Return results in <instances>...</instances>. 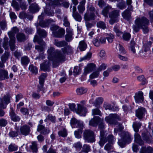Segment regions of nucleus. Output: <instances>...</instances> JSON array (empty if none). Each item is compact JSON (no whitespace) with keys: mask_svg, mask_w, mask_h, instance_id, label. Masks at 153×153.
Here are the masks:
<instances>
[{"mask_svg":"<svg viewBox=\"0 0 153 153\" xmlns=\"http://www.w3.org/2000/svg\"><path fill=\"white\" fill-rule=\"evenodd\" d=\"M47 53L48 59L52 62L54 67H56L55 64L58 65L59 62L65 61L64 56L61 54V51L55 50L53 47H50L48 48Z\"/></svg>","mask_w":153,"mask_h":153,"instance_id":"nucleus-1","label":"nucleus"},{"mask_svg":"<svg viewBox=\"0 0 153 153\" xmlns=\"http://www.w3.org/2000/svg\"><path fill=\"white\" fill-rule=\"evenodd\" d=\"M149 24V21L146 17H137L135 21L134 24L133 25V30L137 33L141 28L144 33H147L149 30L147 27Z\"/></svg>","mask_w":153,"mask_h":153,"instance_id":"nucleus-2","label":"nucleus"},{"mask_svg":"<svg viewBox=\"0 0 153 153\" xmlns=\"http://www.w3.org/2000/svg\"><path fill=\"white\" fill-rule=\"evenodd\" d=\"M120 117L119 115L117 114H111L108 116L106 117L105 118L106 121L109 123L111 124H114L116 125V127L114 129V133L116 134L119 131H121L123 128L122 125L118 123L117 122L116 120H119Z\"/></svg>","mask_w":153,"mask_h":153,"instance_id":"nucleus-3","label":"nucleus"},{"mask_svg":"<svg viewBox=\"0 0 153 153\" xmlns=\"http://www.w3.org/2000/svg\"><path fill=\"white\" fill-rule=\"evenodd\" d=\"M45 15L48 16H53L54 15V13L53 11L49 12L45 10L44 13H42L41 15L38 16V19L39 20V25L43 27H48L51 23L54 22L53 20L51 19L42 21V20Z\"/></svg>","mask_w":153,"mask_h":153,"instance_id":"nucleus-4","label":"nucleus"},{"mask_svg":"<svg viewBox=\"0 0 153 153\" xmlns=\"http://www.w3.org/2000/svg\"><path fill=\"white\" fill-rule=\"evenodd\" d=\"M19 32L18 28L16 27L12 28L11 30L8 32V34L10 38L9 45L10 49L12 51H14L15 49V34Z\"/></svg>","mask_w":153,"mask_h":153,"instance_id":"nucleus-5","label":"nucleus"},{"mask_svg":"<svg viewBox=\"0 0 153 153\" xmlns=\"http://www.w3.org/2000/svg\"><path fill=\"white\" fill-rule=\"evenodd\" d=\"M100 140L99 142L100 146L102 147L104 144L107 141L110 144H113L115 141V139L114 138V136L112 134H110L108 135L107 138H106V136L105 134L103 131H100Z\"/></svg>","mask_w":153,"mask_h":153,"instance_id":"nucleus-6","label":"nucleus"},{"mask_svg":"<svg viewBox=\"0 0 153 153\" xmlns=\"http://www.w3.org/2000/svg\"><path fill=\"white\" fill-rule=\"evenodd\" d=\"M141 126V123H140L136 122H134L133 124V128L136 132L134 135V140L140 145H142L144 143L143 141L141 139L140 135L137 133Z\"/></svg>","mask_w":153,"mask_h":153,"instance_id":"nucleus-7","label":"nucleus"},{"mask_svg":"<svg viewBox=\"0 0 153 153\" xmlns=\"http://www.w3.org/2000/svg\"><path fill=\"white\" fill-rule=\"evenodd\" d=\"M83 137L85 140L88 143H93L95 141L94 132L90 130H86L83 133Z\"/></svg>","mask_w":153,"mask_h":153,"instance_id":"nucleus-8","label":"nucleus"},{"mask_svg":"<svg viewBox=\"0 0 153 153\" xmlns=\"http://www.w3.org/2000/svg\"><path fill=\"white\" fill-rule=\"evenodd\" d=\"M33 41L37 42L38 43L41 45H36L35 48L39 52H41L43 51V47L42 45H45V43L43 41L42 39L40 38L38 36L36 35L33 39Z\"/></svg>","mask_w":153,"mask_h":153,"instance_id":"nucleus-9","label":"nucleus"},{"mask_svg":"<svg viewBox=\"0 0 153 153\" xmlns=\"http://www.w3.org/2000/svg\"><path fill=\"white\" fill-rule=\"evenodd\" d=\"M119 12L120 11L117 10L112 12L110 13L109 16L111 18V19L109 22L111 24L113 25L115 22L119 21L118 17L119 16Z\"/></svg>","mask_w":153,"mask_h":153,"instance_id":"nucleus-10","label":"nucleus"},{"mask_svg":"<svg viewBox=\"0 0 153 153\" xmlns=\"http://www.w3.org/2000/svg\"><path fill=\"white\" fill-rule=\"evenodd\" d=\"M10 97L9 94H7L3 98L0 99V108L1 109L6 108L7 105L10 102Z\"/></svg>","mask_w":153,"mask_h":153,"instance_id":"nucleus-11","label":"nucleus"},{"mask_svg":"<svg viewBox=\"0 0 153 153\" xmlns=\"http://www.w3.org/2000/svg\"><path fill=\"white\" fill-rule=\"evenodd\" d=\"M96 68V65L93 63L88 64L84 68V74L86 75L88 74L91 72Z\"/></svg>","mask_w":153,"mask_h":153,"instance_id":"nucleus-12","label":"nucleus"},{"mask_svg":"<svg viewBox=\"0 0 153 153\" xmlns=\"http://www.w3.org/2000/svg\"><path fill=\"white\" fill-rule=\"evenodd\" d=\"M77 109L76 113L80 116H85L87 112L86 108L80 104H77Z\"/></svg>","mask_w":153,"mask_h":153,"instance_id":"nucleus-13","label":"nucleus"},{"mask_svg":"<svg viewBox=\"0 0 153 153\" xmlns=\"http://www.w3.org/2000/svg\"><path fill=\"white\" fill-rule=\"evenodd\" d=\"M134 98L137 103L141 102L144 100L143 93L141 91H138L135 94Z\"/></svg>","mask_w":153,"mask_h":153,"instance_id":"nucleus-14","label":"nucleus"},{"mask_svg":"<svg viewBox=\"0 0 153 153\" xmlns=\"http://www.w3.org/2000/svg\"><path fill=\"white\" fill-rule=\"evenodd\" d=\"M70 123L72 126H75L77 127L81 128H82L83 127V122L82 121H78L75 118L71 119Z\"/></svg>","mask_w":153,"mask_h":153,"instance_id":"nucleus-15","label":"nucleus"},{"mask_svg":"<svg viewBox=\"0 0 153 153\" xmlns=\"http://www.w3.org/2000/svg\"><path fill=\"white\" fill-rule=\"evenodd\" d=\"M30 126L25 125L20 128L21 133L22 135L26 136L29 134L30 132Z\"/></svg>","mask_w":153,"mask_h":153,"instance_id":"nucleus-16","label":"nucleus"},{"mask_svg":"<svg viewBox=\"0 0 153 153\" xmlns=\"http://www.w3.org/2000/svg\"><path fill=\"white\" fill-rule=\"evenodd\" d=\"M146 112L145 108H138L136 111V116L140 120L143 117L145 113Z\"/></svg>","mask_w":153,"mask_h":153,"instance_id":"nucleus-17","label":"nucleus"},{"mask_svg":"<svg viewBox=\"0 0 153 153\" xmlns=\"http://www.w3.org/2000/svg\"><path fill=\"white\" fill-rule=\"evenodd\" d=\"M62 51H61V54L63 55L65 59V54H68L72 53L73 51L71 47L69 45L61 49Z\"/></svg>","mask_w":153,"mask_h":153,"instance_id":"nucleus-18","label":"nucleus"},{"mask_svg":"<svg viewBox=\"0 0 153 153\" xmlns=\"http://www.w3.org/2000/svg\"><path fill=\"white\" fill-rule=\"evenodd\" d=\"M95 16L94 14L89 13V11L86 12L84 14V19L86 21H88L94 20Z\"/></svg>","mask_w":153,"mask_h":153,"instance_id":"nucleus-19","label":"nucleus"},{"mask_svg":"<svg viewBox=\"0 0 153 153\" xmlns=\"http://www.w3.org/2000/svg\"><path fill=\"white\" fill-rule=\"evenodd\" d=\"M10 114L11 119L14 122L19 121L20 120L19 117L16 115L13 109H12L10 112Z\"/></svg>","mask_w":153,"mask_h":153,"instance_id":"nucleus-20","label":"nucleus"},{"mask_svg":"<svg viewBox=\"0 0 153 153\" xmlns=\"http://www.w3.org/2000/svg\"><path fill=\"white\" fill-rule=\"evenodd\" d=\"M65 33V30L62 28L58 29L56 32H54L53 35V36L55 37L61 38L63 36Z\"/></svg>","mask_w":153,"mask_h":153,"instance_id":"nucleus-21","label":"nucleus"},{"mask_svg":"<svg viewBox=\"0 0 153 153\" xmlns=\"http://www.w3.org/2000/svg\"><path fill=\"white\" fill-rule=\"evenodd\" d=\"M50 65V61H46L40 65L41 69L44 71H47L49 69Z\"/></svg>","mask_w":153,"mask_h":153,"instance_id":"nucleus-22","label":"nucleus"},{"mask_svg":"<svg viewBox=\"0 0 153 153\" xmlns=\"http://www.w3.org/2000/svg\"><path fill=\"white\" fill-rule=\"evenodd\" d=\"M30 147L33 152L37 153L38 149L37 142L36 141L32 142L31 145L30 146Z\"/></svg>","mask_w":153,"mask_h":153,"instance_id":"nucleus-23","label":"nucleus"},{"mask_svg":"<svg viewBox=\"0 0 153 153\" xmlns=\"http://www.w3.org/2000/svg\"><path fill=\"white\" fill-rule=\"evenodd\" d=\"M54 44L56 46L62 47L67 45L68 43L65 41H59L56 39L54 40Z\"/></svg>","mask_w":153,"mask_h":153,"instance_id":"nucleus-24","label":"nucleus"},{"mask_svg":"<svg viewBox=\"0 0 153 153\" xmlns=\"http://www.w3.org/2000/svg\"><path fill=\"white\" fill-rule=\"evenodd\" d=\"M100 119L99 117H95L89 121V125L92 126H97L100 120Z\"/></svg>","mask_w":153,"mask_h":153,"instance_id":"nucleus-25","label":"nucleus"},{"mask_svg":"<svg viewBox=\"0 0 153 153\" xmlns=\"http://www.w3.org/2000/svg\"><path fill=\"white\" fill-rule=\"evenodd\" d=\"M140 153H153V148L150 146L143 147Z\"/></svg>","mask_w":153,"mask_h":153,"instance_id":"nucleus-26","label":"nucleus"},{"mask_svg":"<svg viewBox=\"0 0 153 153\" xmlns=\"http://www.w3.org/2000/svg\"><path fill=\"white\" fill-rule=\"evenodd\" d=\"M17 40L20 42H23L25 40L26 37L24 33H18L16 35Z\"/></svg>","mask_w":153,"mask_h":153,"instance_id":"nucleus-27","label":"nucleus"},{"mask_svg":"<svg viewBox=\"0 0 153 153\" xmlns=\"http://www.w3.org/2000/svg\"><path fill=\"white\" fill-rule=\"evenodd\" d=\"M39 7L36 3L32 4L30 6V10L32 13H35L39 10Z\"/></svg>","mask_w":153,"mask_h":153,"instance_id":"nucleus-28","label":"nucleus"},{"mask_svg":"<svg viewBox=\"0 0 153 153\" xmlns=\"http://www.w3.org/2000/svg\"><path fill=\"white\" fill-rule=\"evenodd\" d=\"M37 33L41 37L45 38L47 35V33L46 31L40 28L38 29L37 31Z\"/></svg>","mask_w":153,"mask_h":153,"instance_id":"nucleus-29","label":"nucleus"},{"mask_svg":"<svg viewBox=\"0 0 153 153\" xmlns=\"http://www.w3.org/2000/svg\"><path fill=\"white\" fill-rule=\"evenodd\" d=\"M8 78L7 72L2 69L0 70V80H3Z\"/></svg>","mask_w":153,"mask_h":153,"instance_id":"nucleus-30","label":"nucleus"},{"mask_svg":"<svg viewBox=\"0 0 153 153\" xmlns=\"http://www.w3.org/2000/svg\"><path fill=\"white\" fill-rule=\"evenodd\" d=\"M8 38L6 36L4 37L3 39V41L2 43V46L3 47L5 50H7L8 49L9 45V43L8 44Z\"/></svg>","mask_w":153,"mask_h":153,"instance_id":"nucleus-31","label":"nucleus"},{"mask_svg":"<svg viewBox=\"0 0 153 153\" xmlns=\"http://www.w3.org/2000/svg\"><path fill=\"white\" fill-rule=\"evenodd\" d=\"M103 101V99L102 97L97 98L94 102V105L97 107H99L100 105L101 104Z\"/></svg>","mask_w":153,"mask_h":153,"instance_id":"nucleus-32","label":"nucleus"},{"mask_svg":"<svg viewBox=\"0 0 153 153\" xmlns=\"http://www.w3.org/2000/svg\"><path fill=\"white\" fill-rule=\"evenodd\" d=\"M87 47V44L84 41H82L79 42L78 48L80 51H85Z\"/></svg>","mask_w":153,"mask_h":153,"instance_id":"nucleus-33","label":"nucleus"},{"mask_svg":"<svg viewBox=\"0 0 153 153\" xmlns=\"http://www.w3.org/2000/svg\"><path fill=\"white\" fill-rule=\"evenodd\" d=\"M122 16L124 19L128 20L130 18L131 13L128 10H126L122 13Z\"/></svg>","mask_w":153,"mask_h":153,"instance_id":"nucleus-34","label":"nucleus"},{"mask_svg":"<svg viewBox=\"0 0 153 153\" xmlns=\"http://www.w3.org/2000/svg\"><path fill=\"white\" fill-rule=\"evenodd\" d=\"M152 44V42L151 41L147 42L144 44L143 49V50L147 51H150V48Z\"/></svg>","mask_w":153,"mask_h":153,"instance_id":"nucleus-35","label":"nucleus"},{"mask_svg":"<svg viewBox=\"0 0 153 153\" xmlns=\"http://www.w3.org/2000/svg\"><path fill=\"white\" fill-rule=\"evenodd\" d=\"M30 62V59L26 56H24L21 59V62L23 65H27Z\"/></svg>","mask_w":153,"mask_h":153,"instance_id":"nucleus-36","label":"nucleus"},{"mask_svg":"<svg viewBox=\"0 0 153 153\" xmlns=\"http://www.w3.org/2000/svg\"><path fill=\"white\" fill-rule=\"evenodd\" d=\"M76 91L77 94L81 95L86 93L87 91V89L83 87H81L77 88Z\"/></svg>","mask_w":153,"mask_h":153,"instance_id":"nucleus-37","label":"nucleus"},{"mask_svg":"<svg viewBox=\"0 0 153 153\" xmlns=\"http://www.w3.org/2000/svg\"><path fill=\"white\" fill-rule=\"evenodd\" d=\"M10 56V53L5 51L4 53L1 57V60L2 62H5L7 60Z\"/></svg>","mask_w":153,"mask_h":153,"instance_id":"nucleus-38","label":"nucleus"},{"mask_svg":"<svg viewBox=\"0 0 153 153\" xmlns=\"http://www.w3.org/2000/svg\"><path fill=\"white\" fill-rule=\"evenodd\" d=\"M150 53V51H147L143 50L141 52H140V55L143 58L148 57Z\"/></svg>","mask_w":153,"mask_h":153,"instance_id":"nucleus-39","label":"nucleus"},{"mask_svg":"<svg viewBox=\"0 0 153 153\" xmlns=\"http://www.w3.org/2000/svg\"><path fill=\"white\" fill-rule=\"evenodd\" d=\"M114 37V35L111 33L107 34L106 35V39L109 43H111L113 42Z\"/></svg>","mask_w":153,"mask_h":153,"instance_id":"nucleus-40","label":"nucleus"},{"mask_svg":"<svg viewBox=\"0 0 153 153\" xmlns=\"http://www.w3.org/2000/svg\"><path fill=\"white\" fill-rule=\"evenodd\" d=\"M18 149V146L15 144H11L8 147V149L10 152H12L15 151Z\"/></svg>","mask_w":153,"mask_h":153,"instance_id":"nucleus-41","label":"nucleus"},{"mask_svg":"<svg viewBox=\"0 0 153 153\" xmlns=\"http://www.w3.org/2000/svg\"><path fill=\"white\" fill-rule=\"evenodd\" d=\"M135 43L134 41H131L130 42L129 49L133 53H136V50L135 49Z\"/></svg>","mask_w":153,"mask_h":153,"instance_id":"nucleus-42","label":"nucleus"},{"mask_svg":"<svg viewBox=\"0 0 153 153\" xmlns=\"http://www.w3.org/2000/svg\"><path fill=\"white\" fill-rule=\"evenodd\" d=\"M82 128H80L77 131H76L74 132V135L76 138L79 139L81 138V135L82 131Z\"/></svg>","mask_w":153,"mask_h":153,"instance_id":"nucleus-43","label":"nucleus"},{"mask_svg":"<svg viewBox=\"0 0 153 153\" xmlns=\"http://www.w3.org/2000/svg\"><path fill=\"white\" fill-rule=\"evenodd\" d=\"M11 5L16 11H18L19 10L20 6L18 3L15 0H13Z\"/></svg>","mask_w":153,"mask_h":153,"instance_id":"nucleus-44","label":"nucleus"},{"mask_svg":"<svg viewBox=\"0 0 153 153\" xmlns=\"http://www.w3.org/2000/svg\"><path fill=\"white\" fill-rule=\"evenodd\" d=\"M58 134L60 136L63 137H65L67 136V133L66 130L63 128L58 132Z\"/></svg>","mask_w":153,"mask_h":153,"instance_id":"nucleus-45","label":"nucleus"},{"mask_svg":"<svg viewBox=\"0 0 153 153\" xmlns=\"http://www.w3.org/2000/svg\"><path fill=\"white\" fill-rule=\"evenodd\" d=\"M62 2V0H54L53 2L51 3V6L54 7L55 6H59L61 4Z\"/></svg>","mask_w":153,"mask_h":153,"instance_id":"nucleus-46","label":"nucleus"},{"mask_svg":"<svg viewBox=\"0 0 153 153\" xmlns=\"http://www.w3.org/2000/svg\"><path fill=\"white\" fill-rule=\"evenodd\" d=\"M117 50H119L120 53L122 54H125L126 53L124 48L120 44L117 45Z\"/></svg>","mask_w":153,"mask_h":153,"instance_id":"nucleus-47","label":"nucleus"},{"mask_svg":"<svg viewBox=\"0 0 153 153\" xmlns=\"http://www.w3.org/2000/svg\"><path fill=\"white\" fill-rule=\"evenodd\" d=\"M73 16L75 19L78 22H80L82 20V17L78 13H73Z\"/></svg>","mask_w":153,"mask_h":153,"instance_id":"nucleus-48","label":"nucleus"},{"mask_svg":"<svg viewBox=\"0 0 153 153\" xmlns=\"http://www.w3.org/2000/svg\"><path fill=\"white\" fill-rule=\"evenodd\" d=\"M29 69L30 71L33 74H36L38 72L37 68L34 66L33 65H30L29 67Z\"/></svg>","mask_w":153,"mask_h":153,"instance_id":"nucleus-49","label":"nucleus"},{"mask_svg":"<svg viewBox=\"0 0 153 153\" xmlns=\"http://www.w3.org/2000/svg\"><path fill=\"white\" fill-rule=\"evenodd\" d=\"M111 9V7L110 6H107L102 11V14L105 17H108V14L109 11V10Z\"/></svg>","mask_w":153,"mask_h":153,"instance_id":"nucleus-50","label":"nucleus"},{"mask_svg":"<svg viewBox=\"0 0 153 153\" xmlns=\"http://www.w3.org/2000/svg\"><path fill=\"white\" fill-rule=\"evenodd\" d=\"M123 135L124 136L122 138L124 141L126 142L127 141L131 140V135L128 133H123Z\"/></svg>","mask_w":153,"mask_h":153,"instance_id":"nucleus-51","label":"nucleus"},{"mask_svg":"<svg viewBox=\"0 0 153 153\" xmlns=\"http://www.w3.org/2000/svg\"><path fill=\"white\" fill-rule=\"evenodd\" d=\"M122 35L123 39L125 41H128L131 38V35L129 33H124Z\"/></svg>","mask_w":153,"mask_h":153,"instance_id":"nucleus-52","label":"nucleus"},{"mask_svg":"<svg viewBox=\"0 0 153 153\" xmlns=\"http://www.w3.org/2000/svg\"><path fill=\"white\" fill-rule=\"evenodd\" d=\"M0 26L2 30L7 29V24L5 20H4L0 22Z\"/></svg>","mask_w":153,"mask_h":153,"instance_id":"nucleus-53","label":"nucleus"},{"mask_svg":"<svg viewBox=\"0 0 153 153\" xmlns=\"http://www.w3.org/2000/svg\"><path fill=\"white\" fill-rule=\"evenodd\" d=\"M97 27L103 29H104L106 28L105 24L102 21H100L97 22Z\"/></svg>","mask_w":153,"mask_h":153,"instance_id":"nucleus-54","label":"nucleus"},{"mask_svg":"<svg viewBox=\"0 0 153 153\" xmlns=\"http://www.w3.org/2000/svg\"><path fill=\"white\" fill-rule=\"evenodd\" d=\"M114 31L118 36H120L123 34V32L120 30L119 28L115 26L114 28Z\"/></svg>","mask_w":153,"mask_h":153,"instance_id":"nucleus-55","label":"nucleus"},{"mask_svg":"<svg viewBox=\"0 0 153 153\" xmlns=\"http://www.w3.org/2000/svg\"><path fill=\"white\" fill-rule=\"evenodd\" d=\"M91 150L90 146L87 144H85L83 146L82 152L85 153H88Z\"/></svg>","mask_w":153,"mask_h":153,"instance_id":"nucleus-56","label":"nucleus"},{"mask_svg":"<svg viewBox=\"0 0 153 153\" xmlns=\"http://www.w3.org/2000/svg\"><path fill=\"white\" fill-rule=\"evenodd\" d=\"M92 115H97L101 116L102 113L99 109L95 108L92 110Z\"/></svg>","mask_w":153,"mask_h":153,"instance_id":"nucleus-57","label":"nucleus"},{"mask_svg":"<svg viewBox=\"0 0 153 153\" xmlns=\"http://www.w3.org/2000/svg\"><path fill=\"white\" fill-rule=\"evenodd\" d=\"M47 76V74L46 73H42L39 77V82L44 83L45 79Z\"/></svg>","mask_w":153,"mask_h":153,"instance_id":"nucleus-58","label":"nucleus"},{"mask_svg":"<svg viewBox=\"0 0 153 153\" xmlns=\"http://www.w3.org/2000/svg\"><path fill=\"white\" fill-rule=\"evenodd\" d=\"M99 71L98 70L91 74L90 76V77L91 79H93L99 76Z\"/></svg>","mask_w":153,"mask_h":153,"instance_id":"nucleus-59","label":"nucleus"},{"mask_svg":"<svg viewBox=\"0 0 153 153\" xmlns=\"http://www.w3.org/2000/svg\"><path fill=\"white\" fill-rule=\"evenodd\" d=\"M25 32L27 34H29L32 33L33 30L30 27L28 26L24 29Z\"/></svg>","mask_w":153,"mask_h":153,"instance_id":"nucleus-60","label":"nucleus"},{"mask_svg":"<svg viewBox=\"0 0 153 153\" xmlns=\"http://www.w3.org/2000/svg\"><path fill=\"white\" fill-rule=\"evenodd\" d=\"M142 137H143V139L146 141L147 143H149L150 140V139L151 137L149 135H147L144 133H143Z\"/></svg>","mask_w":153,"mask_h":153,"instance_id":"nucleus-61","label":"nucleus"},{"mask_svg":"<svg viewBox=\"0 0 153 153\" xmlns=\"http://www.w3.org/2000/svg\"><path fill=\"white\" fill-rule=\"evenodd\" d=\"M126 3L127 5L128 6V9L130 11H132L133 10V7L131 4L132 3V0H126Z\"/></svg>","mask_w":153,"mask_h":153,"instance_id":"nucleus-62","label":"nucleus"},{"mask_svg":"<svg viewBox=\"0 0 153 153\" xmlns=\"http://www.w3.org/2000/svg\"><path fill=\"white\" fill-rule=\"evenodd\" d=\"M92 53H91L89 52L85 55L84 56L81 58V60L82 61L84 60H89L91 57Z\"/></svg>","mask_w":153,"mask_h":153,"instance_id":"nucleus-63","label":"nucleus"},{"mask_svg":"<svg viewBox=\"0 0 153 153\" xmlns=\"http://www.w3.org/2000/svg\"><path fill=\"white\" fill-rule=\"evenodd\" d=\"M117 6L121 9H124L126 7V5L124 1H122L119 3L117 4Z\"/></svg>","mask_w":153,"mask_h":153,"instance_id":"nucleus-64","label":"nucleus"}]
</instances>
